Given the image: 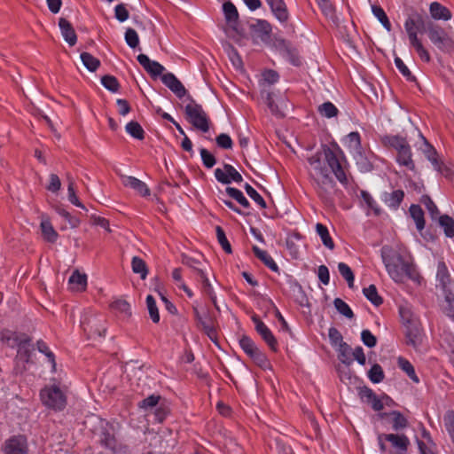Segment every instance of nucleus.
<instances>
[{
    "mask_svg": "<svg viewBox=\"0 0 454 454\" xmlns=\"http://www.w3.org/2000/svg\"><path fill=\"white\" fill-rule=\"evenodd\" d=\"M308 163L309 182L313 189L325 206L333 207L337 188L331 173L341 184L348 185L346 168L342 166L336 153L327 145H322L320 151L309 156Z\"/></svg>",
    "mask_w": 454,
    "mask_h": 454,
    "instance_id": "f257e3e1",
    "label": "nucleus"
},
{
    "mask_svg": "<svg viewBox=\"0 0 454 454\" xmlns=\"http://www.w3.org/2000/svg\"><path fill=\"white\" fill-rule=\"evenodd\" d=\"M429 21L430 20L427 17L411 8L410 12L407 13L404 22V28L411 47L415 50L419 59L426 63H429L431 61V56L427 49L423 44L422 40L419 37V34L427 33V25Z\"/></svg>",
    "mask_w": 454,
    "mask_h": 454,
    "instance_id": "f03ea898",
    "label": "nucleus"
},
{
    "mask_svg": "<svg viewBox=\"0 0 454 454\" xmlns=\"http://www.w3.org/2000/svg\"><path fill=\"white\" fill-rule=\"evenodd\" d=\"M381 257L390 278L395 282H403L405 276L409 274V263L399 254L392 253L385 247L381 249Z\"/></svg>",
    "mask_w": 454,
    "mask_h": 454,
    "instance_id": "7ed1b4c3",
    "label": "nucleus"
},
{
    "mask_svg": "<svg viewBox=\"0 0 454 454\" xmlns=\"http://www.w3.org/2000/svg\"><path fill=\"white\" fill-rule=\"evenodd\" d=\"M400 314L403 320L405 343L415 350H419L424 338L420 324L417 320L411 318L409 311L401 309Z\"/></svg>",
    "mask_w": 454,
    "mask_h": 454,
    "instance_id": "20e7f679",
    "label": "nucleus"
},
{
    "mask_svg": "<svg viewBox=\"0 0 454 454\" xmlns=\"http://www.w3.org/2000/svg\"><path fill=\"white\" fill-rule=\"evenodd\" d=\"M427 35L439 51L442 52L454 51V40L442 26L429 21Z\"/></svg>",
    "mask_w": 454,
    "mask_h": 454,
    "instance_id": "39448f33",
    "label": "nucleus"
},
{
    "mask_svg": "<svg viewBox=\"0 0 454 454\" xmlns=\"http://www.w3.org/2000/svg\"><path fill=\"white\" fill-rule=\"evenodd\" d=\"M185 119L195 129L207 133L210 128V120L201 105L193 99L184 107Z\"/></svg>",
    "mask_w": 454,
    "mask_h": 454,
    "instance_id": "423d86ee",
    "label": "nucleus"
},
{
    "mask_svg": "<svg viewBox=\"0 0 454 454\" xmlns=\"http://www.w3.org/2000/svg\"><path fill=\"white\" fill-rule=\"evenodd\" d=\"M40 398L44 406L59 411L67 405V397L61 389L55 385L46 386L40 391Z\"/></svg>",
    "mask_w": 454,
    "mask_h": 454,
    "instance_id": "0eeeda50",
    "label": "nucleus"
},
{
    "mask_svg": "<svg viewBox=\"0 0 454 454\" xmlns=\"http://www.w3.org/2000/svg\"><path fill=\"white\" fill-rule=\"evenodd\" d=\"M420 202L426 207L432 221L439 227H454V219L448 215H441L437 206L428 195H423Z\"/></svg>",
    "mask_w": 454,
    "mask_h": 454,
    "instance_id": "6e6552de",
    "label": "nucleus"
},
{
    "mask_svg": "<svg viewBox=\"0 0 454 454\" xmlns=\"http://www.w3.org/2000/svg\"><path fill=\"white\" fill-rule=\"evenodd\" d=\"M82 327L89 339L104 337L106 333L105 320L103 317L91 316L85 317L82 323Z\"/></svg>",
    "mask_w": 454,
    "mask_h": 454,
    "instance_id": "1a4fd4ad",
    "label": "nucleus"
},
{
    "mask_svg": "<svg viewBox=\"0 0 454 454\" xmlns=\"http://www.w3.org/2000/svg\"><path fill=\"white\" fill-rule=\"evenodd\" d=\"M2 451L3 454H27V438L19 434L6 439L2 445Z\"/></svg>",
    "mask_w": 454,
    "mask_h": 454,
    "instance_id": "9d476101",
    "label": "nucleus"
},
{
    "mask_svg": "<svg viewBox=\"0 0 454 454\" xmlns=\"http://www.w3.org/2000/svg\"><path fill=\"white\" fill-rule=\"evenodd\" d=\"M215 179L223 184H229L231 182L241 183L243 181V177L240 173L231 164L224 163L223 168H215Z\"/></svg>",
    "mask_w": 454,
    "mask_h": 454,
    "instance_id": "9b49d317",
    "label": "nucleus"
},
{
    "mask_svg": "<svg viewBox=\"0 0 454 454\" xmlns=\"http://www.w3.org/2000/svg\"><path fill=\"white\" fill-rule=\"evenodd\" d=\"M252 321L258 334L266 342L270 348L276 352L278 348V343L270 329L256 316L252 317Z\"/></svg>",
    "mask_w": 454,
    "mask_h": 454,
    "instance_id": "f8f14e48",
    "label": "nucleus"
},
{
    "mask_svg": "<svg viewBox=\"0 0 454 454\" xmlns=\"http://www.w3.org/2000/svg\"><path fill=\"white\" fill-rule=\"evenodd\" d=\"M353 158L361 172H372L374 169V161L377 156L372 152H366L364 148L355 153Z\"/></svg>",
    "mask_w": 454,
    "mask_h": 454,
    "instance_id": "ddd939ff",
    "label": "nucleus"
},
{
    "mask_svg": "<svg viewBox=\"0 0 454 454\" xmlns=\"http://www.w3.org/2000/svg\"><path fill=\"white\" fill-rule=\"evenodd\" d=\"M391 444V447L394 449L393 450H389V454L397 453V454H406L408 451V448L410 446V440L408 436L404 434H387V436H384Z\"/></svg>",
    "mask_w": 454,
    "mask_h": 454,
    "instance_id": "4468645a",
    "label": "nucleus"
},
{
    "mask_svg": "<svg viewBox=\"0 0 454 454\" xmlns=\"http://www.w3.org/2000/svg\"><path fill=\"white\" fill-rule=\"evenodd\" d=\"M99 443L109 450L112 454H126L128 452V447L118 443L115 436L106 430L100 434Z\"/></svg>",
    "mask_w": 454,
    "mask_h": 454,
    "instance_id": "2eb2a0df",
    "label": "nucleus"
},
{
    "mask_svg": "<svg viewBox=\"0 0 454 454\" xmlns=\"http://www.w3.org/2000/svg\"><path fill=\"white\" fill-rule=\"evenodd\" d=\"M137 59L152 78L156 79L164 74L165 67L159 62L151 60L147 55L141 53L137 57Z\"/></svg>",
    "mask_w": 454,
    "mask_h": 454,
    "instance_id": "dca6fc26",
    "label": "nucleus"
},
{
    "mask_svg": "<svg viewBox=\"0 0 454 454\" xmlns=\"http://www.w3.org/2000/svg\"><path fill=\"white\" fill-rule=\"evenodd\" d=\"M250 30L263 43H268L272 33V27L266 20H256L255 23L250 25Z\"/></svg>",
    "mask_w": 454,
    "mask_h": 454,
    "instance_id": "f3484780",
    "label": "nucleus"
},
{
    "mask_svg": "<svg viewBox=\"0 0 454 454\" xmlns=\"http://www.w3.org/2000/svg\"><path fill=\"white\" fill-rule=\"evenodd\" d=\"M161 81L177 98H182L186 95V89L174 74L167 73L162 74Z\"/></svg>",
    "mask_w": 454,
    "mask_h": 454,
    "instance_id": "a211bd4d",
    "label": "nucleus"
},
{
    "mask_svg": "<svg viewBox=\"0 0 454 454\" xmlns=\"http://www.w3.org/2000/svg\"><path fill=\"white\" fill-rule=\"evenodd\" d=\"M274 17L282 24L289 20V12L284 0H265Z\"/></svg>",
    "mask_w": 454,
    "mask_h": 454,
    "instance_id": "6ab92c4d",
    "label": "nucleus"
},
{
    "mask_svg": "<svg viewBox=\"0 0 454 454\" xmlns=\"http://www.w3.org/2000/svg\"><path fill=\"white\" fill-rule=\"evenodd\" d=\"M380 141L384 146L395 149L396 153L411 146L406 137L400 135H385Z\"/></svg>",
    "mask_w": 454,
    "mask_h": 454,
    "instance_id": "aec40b11",
    "label": "nucleus"
},
{
    "mask_svg": "<svg viewBox=\"0 0 454 454\" xmlns=\"http://www.w3.org/2000/svg\"><path fill=\"white\" fill-rule=\"evenodd\" d=\"M31 342H32V339L29 336H27V334H25L22 337V339L20 340L19 344L16 346V348H17L16 357H18V359H20V360L22 359V361H25V362L31 361V356H32V353L34 350Z\"/></svg>",
    "mask_w": 454,
    "mask_h": 454,
    "instance_id": "412c9836",
    "label": "nucleus"
},
{
    "mask_svg": "<svg viewBox=\"0 0 454 454\" xmlns=\"http://www.w3.org/2000/svg\"><path fill=\"white\" fill-rule=\"evenodd\" d=\"M359 395L362 401L370 404L374 411H380L383 410L384 404L382 401L375 395V393L371 388L366 387L361 388L359 391Z\"/></svg>",
    "mask_w": 454,
    "mask_h": 454,
    "instance_id": "4be33fe9",
    "label": "nucleus"
},
{
    "mask_svg": "<svg viewBox=\"0 0 454 454\" xmlns=\"http://www.w3.org/2000/svg\"><path fill=\"white\" fill-rule=\"evenodd\" d=\"M381 418L390 417L392 429L395 432L405 429L409 426V421L405 416L399 411H392L390 412H384L380 415Z\"/></svg>",
    "mask_w": 454,
    "mask_h": 454,
    "instance_id": "5701e85b",
    "label": "nucleus"
},
{
    "mask_svg": "<svg viewBox=\"0 0 454 454\" xmlns=\"http://www.w3.org/2000/svg\"><path fill=\"white\" fill-rule=\"evenodd\" d=\"M59 27L65 41L70 46L75 45L77 42V35L70 21L65 18H60L59 20Z\"/></svg>",
    "mask_w": 454,
    "mask_h": 454,
    "instance_id": "b1692460",
    "label": "nucleus"
},
{
    "mask_svg": "<svg viewBox=\"0 0 454 454\" xmlns=\"http://www.w3.org/2000/svg\"><path fill=\"white\" fill-rule=\"evenodd\" d=\"M429 12L431 17L435 20L448 21L451 20V12L438 2H433L429 5Z\"/></svg>",
    "mask_w": 454,
    "mask_h": 454,
    "instance_id": "393cba45",
    "label": "nucleus"
},
{
    "mask_svg": "<svg viewBox=\"0 0 454 454\" xmlns=\"http://www.w3.org/2000/svg\"><path fill=\"white\" fill-rule=\"evenodd\" d=\"M404 198V192L401 189L395 190L392 192H383L381 199L384 203L393 209H397Z\"/></svg>",
    "mask_w": 454,
    "mask_h": 454,
    "instance_id": "a878e982",
    "label": "nucleus"
},
{
    "mask_svg": "<svg viewBox=\"0 0 454 454\" xmlns=\"http://www.w3.org/2000/svg\"><path fill=\"white\" fill-rule=\"evenodd\" d=\"M395 160L400 166L405 167L410 171L416 172V165L412 158L411 146L396 153Z\"/></svg>",
    "mask_w": 454,
    "mask_h": 454,
    "instance_id": "bb28decb",
    "label": "nucleus"
},
{
    "mask_svg": "<svg viewBox=\"0 0 454 454\" xmlns=\"http://www.w3.org/2000/svg\"><path fill=\"white\" fill-rule=\"evenodd\" d=\"M68 284L73 291L83 292L87 287V276L75 270L70 276Z\"/></svg>",
    "mask_w": 454,
    "mask_h": 454,
    "instance_id": "cd10ccee",
    "label": "nucleus"
},
{
    "mask_svg": "<svg viewBox=\"0 0 454 454\" xmlns=\"http://www.w3.org/2000/svg\"><path fill=\"white\" fill-rule=\"evenodd\" d=\"M343 143L351 154H354L355 153L363 149L361 136L357 131H352L348 133L344 137Z\"/></svg>",
    "mask_w": 454,
    "mask_h": 454,
    "instance_id": "c85d7f7f",
    "label": "nucleus"
},
{
    "mask_svg": "<svg viewBox=\"0 0 454 454\" xmlns=\"http://www.w3.org/2000/svg\"><path fill=\"white\" fill-rule=\"evenodd\" d=\"M252 250L261 262H263L270 270L274 272H278L279 268L274 259L267 253V251L259 248L257 246H253Z\"/></svg>",
    "mask_w": 454,
    "mask_h": 454,
    "instance_id": "c756f323",
    "label": "nucleus"
},
{
    "mask_svg": "<svg viewBox=\"0 0 454 454\" xmlns=\"http://www.w3.org/2000/svg\"><path fill=\"white\" fill-rule=\"evenodd\" d=\"M125 186H129L137 192L141 196L145 197L150 195V190L147 185L134 176H125L122 181Z\"/></svg>",
    "mask_w": 454,
    "mask_h": 454,
    "instance_id": "7c9ffc66",
    "label": "nucleus"
},
{
    "mask_svg": "<svg viewBox=\"0 0 454 454\" xmlns=\"http://www.w3.org/2000/svg\"><path fill=\"white\" fill-rule=\"evenodd\" d=\"M424 140L423 153L426 158L432 163L434 169H440L442 161L438 159V153L434 147L428 143V141L421 135Z\"/></svg>",
    "mask_w": 454,
    "mask_h": 454,
    "instance_id": "2f4dec72",
    "label": "nucleus"
},
{
    "mask_svg": "<svg viewBox=\"0 0 454 454\" xmlns=\"http://www.w3.org/2000/svg\"><path fill=\"white\" fill-rule=\"evenodd\" d=\"M25 333H19L10 330L0 332V340L8 347L14 348L19 344Z\"/></svg>",
    "mask_w": 454,
    "mask_h": 454,
    "instance_id": "473e14b6",
    "label": "nucleus"
},
{
    "mask_svg": "<svg viewBox=\"0 0 454 454\" xmlns=\"http://www.w3.org/2000/svg\"><path fill=\"white\" fill-rule=\"evenodd\" d=\"M398 367L404 372L407 376L415 383L419 382V379L416 374L414 366L411 363L403 356H399L397 359Z\"/></svg>",
    "mask_w": 454,
    "mask_h": 454,
    "instance_id": "72a5a7b5",
    "label": "nucleus"
},
{
    "mask_svg": "<svg viewBox=\"0 0 454 454\" xmlns=\"http://www.w3.org/2000/svg\"><path fill=\"white\" fill-rule=\"evenodd\" d=\"M436 278L442 288L443 290L447 289L450 284V276L449 274L447 266L443 262H438Z\"/></svg>",
    "mask_w": 454,
    "mask_h": 454,
    "instance_id": "f704fd0d",
    "label": "nucleus"
},
{
    "mask_svg": "<svg viewBox=\"0 0 454 454\" xmlns=\"http://www.w3.org/2000/svg\"><path fill=\"white\" fill-rule=\"evenodd\" d=\"M361 203L367 207L369 210H371L373 215H380L381 213V209L372 197V195L366 191H361L360 192Z\"/></svg>",
    "mask_w": 454,
    "mask_h": 454,
    "instance_id": "c9c22d12",
    "label": "nucleus"
},
{
    "mask_svg": "<svg viewBox=\"0 0 454 454\" xmlns=\"http://www.w3.org/2000/svg\"><path fill=\"white\" fill-rule=\"evenodd\" d=\"M111 309L119 313L123 318H129L131 316L130 305L122 299H118L111 303Z\"/></svg>",
    "mask_w": 454,
    "mask_h": 454,
    "instance_id": "e433bc0d",
    "label": "nucleus"
},
{
    "mask_svg": "<svg viewBox=\"0 0 454 454\" xmlns=\"http://www.w3.org/2000/svg\"><path fill=\"white\" fill-rule=\"evenodd\" d=\"M414 237L422 244L434 242L437 237L436 229H417Z\"/></svg>",
    "mask_w": 454,
    "mask_h": 454,
    "instance_id": "4c0bfd02",
    "label": "nucleus"
},
{
    "mask_svg": "<svg viewBox=\"0 0 454 454\" xmlns=\"http://www.w3.org/2000/svg\"><path fill=\"white\" fill-rule=\"evenodd\" d=\"M223 12L228 23L236 24L239 20V12L236 6L231 1H227L223 4Z\"/></svg>",
    "mask_w": 454,
    "mask_h": 454,
    "instance_id": "58836bf2",
    "label": "nucleus"
},
{
    "mask_svg": "<svg viewBox=\"0 0 454 454\" xmlns=\"http://www.w3.org/2000/svg\"><path fill=\"white\" fill-rule=\"evenodd\" d=\"M282 56L293 66L300 67L301 65V59L299 51L292 43L283 52Z\"/></svg>",
    "mask_w": 454,
    "mask_h": 454,
    "instance_id": "ea45409f",
    "label": "nucleus"
},
{
    "mask_svg": "<svg viewBox=\"0 0 454 454\" xmlns=\"http://www.w3.org/2000/svg\"><path fill=\"white\" fill-rule=\"evenodd\" d=\"M131 268L134 273L139 274L141 279H145L148 274V268L145 262L138 257L134 256L131 261Z\"/></svg>",
    "mask_w": 454,
    "mask_h": 454,
    "instance_id": "a19ab883",
    "label": "nucleus"
},
{
    "mask_svg": "<svg viewBox=\"0 0 454 454\" xmlns=\"http://www.w3.org/2000/svg\"><path fill=\"white\" fill-rule=\"evenodd\" d=\"M364 296L376 307L383 303V299L379 295L378 290L374 285H370L363 289Z\"/></svg>",
    "mask_w": 454,
    "mask_h": 454,
    "instance_id": "79ce46f5",
    "label": "nucleus"
},
{
    "mask_svg": "<svg viewBox=\"0 0 454 454\" xmlns=\"http://www.w3.org/2000/svg\"><path fill=\"white\" fill-rule=\"evenodd\" d=\"M225 192L231 199L235 200L244 208H249V201L247 200L240 190L234 187H227Z\"/></svg>",
    "mask_w": 454,
    "mask_h": 454,
    "instance_id": "37998d69",
    "label": "nucleus"
},
{
    "mask_svg": "<svg viewBox=\"0 0 454 454\" xmlns=\"http://www.w3.org/2000/svg\"><path fill=\"white\" fill-rule=\"evenodd\" d=\"M372 12L373 15L379 20V21L382 24V26L389 32L392 29V25L380 5L373 4L372 5Z\"/></svg>",
    "mask_w": 454,
    "mask_h": 454,
    "instance_id": "c03bdc74",
    "label": "nucleus"
},
{
    "mask_svg": "<svg viewBox=\"0 0 454 454\" xmlns=\"http://www.w3.org/2000/svg\"><path fill=\"white\" fill-rule=\"evenodd\" d=\"M317 112L321 116L325 118L336 117L339 114L338 108L330 101L318 106Z\"/></svg>",
    "mask_w": 454,
    "mask_h": 454,
    "instance_id": "a18cd8bd",
    "label": "nucleus"
},
{
    "mask_svg": "<svg viewBox=\"0 0 454 454\" xmlns=\"http://www.w3.org/2000/svg\"><path fill=\"white\" fill-rule=\"evenodd\" d=\"M409 213L416 223V227H425L424 211L419 205L412 204Z\"/></svg>",
    "mask_w": 454,
    "mask_h": 454,
    "instance_id": "49530a36",
    "label": "nucleus"
},
{
    "mask_svg": "<svg viewBox=\"0 0 454 454\" xmlns=\"http://www.w3.org/2000/svg\"><path fill=\"white\" fill-rule=\"evenodd\" d=\"M194 317L198 323V325L201 327V329L206 328L209 325L215 324L213 317L208 313V311H205L200 313L198 309H193Z\"/></svg>",
    "mask_w": 454,
    "mask_h": 454,
    "instance_id": "de8ad7c7",
    "label": "nucleus"
},
{
    "mask_svg": "<svg viewBox=\"0 0 454 454\" xmlns=\"http://www.w3.org/2000/svg\"><path fill=\"white\" fill-rule=\"evenodd\" d=\"M80 57L82 61V64L90 72H95L100 66L99 59L95 58L89 52H82L81 53Z\"/></svg>",
    "mask_w": 454,
    "mask_h": 454,
    "instance_id": "09e8293b",
    "label": "nucleus"
},
{
    "mask_svg": "<svg viewBox=\"0 0 454 454\" xmlns=\"http://www.w3.org/2000/svg\"><path fill=\"white\" fill-rule=\"evenodd\" d=\"M338 270L342 278L347 281L349 288L354 287L355 276L351 268L345 262L338 263Z\"/></svg>",
    "mask_w": 454,
    "mask_h": 454,
    "instance_id": "8fccbe9b",
    "label": "nucleus"
},
{
    "mask_svg": "<svg viewBox=\"0 0 454 454\" xmlns=\"http://www.w3.org/2000/svg\"><path fill=\"white\" fill-rule=\"evenodd\" d=\"M126 131L136 139L142 140L145 137V131L137 121H131L127 123Z\"/></svg>",
    "mask_w": 454,
    "mask_h": 454,
    "instance_id": "3c124183",
    "label": "nucleus"
},
{
    "mask_svg": "<svg viewBox=\"0 0 454 454\" xmlns=\"http://www.w3.org/2000/svg\"><path fill=\"white\" fill-rule=\"evenodd\" d=\"M239 346L249 357L259 349L253 340L247 335L240 338Z\"/></svg>",
    "mask_w": 454,
    "mask_h": 454,
    "instance_id": "603ef678",
    "label": "nucleus"
},
{
    "mask_svg": "<svg viewBox=\"0 0 454 454\" xmlns=\"http://www.w3.org/2000/svg\"><path fill=\"white\" fill-rule=\"evenodd\" d=\"M262 95L264 98V101L273 115L283 117L284 114L278 109V105L273 99V93L270 91H262Z\"/></svg>",
    "mask_w": 454,
    "mask_h": 454,
    "instance_id": "864d4df0",
    "label": "nucleus"
},
{
    "mask_svg": "<svg viewBox=\"0 0 454 454\" xmlns=\"http://www.w3.org/2000/svg\"><path fill=\"white\" fill-rule=\"evenodd\" d=\"M333 305H334L335 309H337V311L340 314H341L342 316H344L345 317L349 318V319L354 317V313H353L351 308L342 299L335 298L333 301Z\"/></svg>",
    "mask_w": 454,
    "mask_h": 454,
    "instance_id": "5fc2aeb1",
    "label": "nucleus"
},
{
    "mask_svg": "<svg viewBox=\"0 0 454 454\" xmlns=\"http://www.w3.org/2000/svg\"><path fill=\"white\" fill-rule=\"evenodd\" d=\"M146 306L150 315L151 319L153 323H159L160 321V313L156 305L155 299L153 295L149 294L146 297Z\"/></svg>",
    "mask_w": 454,
    "mask_h": 454,
    "instance_id": "6e6d98bb",
    "label": "nucleus"
},
{
    "mask_svg": "<svg viewBox=\"0 0 454 454\" xmlns=\"http://www.w3.org/2000/svg\"><path fill=\"white\" fill-rule=\"evenodd\" d=\"M328 336L331 341V344L333 346L340 345V348H344L346 349H349L348 346L342 341L343 338L340 331L335 327H330L328 331Z\"/></svg>",
    "mask_w": 454,
    "mask_h": 454,
    "instance_id": "4d7b16f0",
    "label": "nucleus"
},
{
    "mask_svg": "<svg viewBox=\"0 0 454 454\" xmlns=\"http://www.w3.org/2000/svg\"><path fill=\"white\" fill-rule=\"evenodd\" d=\"M102 85L111 92H117L120 89V83L114 75L106 74L101 78Z\"/></svg>",
    "mask_w": 454,
    "mask_h": 454,
    "instance_id": "13d9d810",
    "label": "nucleus"
},
{
    "mask_svg": "<svg viewBox=\"0 0 454 454\" xmlns=\"http://www.w3.org/2000/svg\"><path fill=\"white\" fill-rule=\"evenodd\" d=\"M244 189L247 195L260 207V208L263 209L266 207L264 199L249 184L247 183L244 185Z\"/></svg>",
    "mask_w": 454,
    "mask_h": 454,
    "instance_id": "bf43d9fd",
    "label": "nucleus"
},
{
    "mask_svg": "<svg viewBox=\"0 0 454 454\" xmlns=\"http://www.w3.org/2000/svg\"><path fill=\"white\" fill-rule=\"evenodd\" d=\"M67 181H68V187H67L68 200L73 205L83 208L84 206L81 203L78 197L76 196V193L74 191V181L70 175H67Z\"/></svg>",
    "mask_w": 454,
    "mask_h": 454,
    "instance_id": "052dcab7",
    "label": "nucleus"
},
{
    "mask_svg": "<svg viewBox=\"0 0 454 454\" xmlns=\"http://www.w3.org/2000/svg\"><path fill=\"white\" fill-rule=\"evenodd\" d=\"M368 377L373 383L381 382L385 377L382 367L378 364H373L368 372Z\"/></svg>",
    "mask_w": 454,
    "mask_h": 454,
    "instance_id": "680f3d73",
    "label": "nucleus"
},
{
    "mask_svg": "<svg viewBox=\"0 0 454 454\" xmlns=\"http://www.w3.org/2000/svg\"><path fill=\"white\" fill-rule=\"evenodd\" d=\"M301 235L295 231H292L286 238V247L291 254L296 255L298 254V247L295 242L301 240Z\"/></svg>",
    "mask_w": 454,
    "mask_h": 454,
    "instance_id": "e2e57ef3",
    "label": "nucleus"
},
{
    "mask_svg": "<svg viewBox=\"0 0 454 454\" xmlns=\"http://www.w3.org/2000/svg\"><path fill=\"white\" fill-rule=\"evenodd\" d=\"M216 238H217V241L220 244V246L222 247L223 250L226 254H232L231 245L225 232L223 231V229H216Z\"/></svg>",
    "mask_w": 454,
    "mask_h": 454,
    "instance_id": "0e129e2a",
    "label": "nucleus"
},
{
    "mask_svg": "<svg viewBox=\"0 0 454 454\" xmlns=\"http://www.w3.org/2000/svg\"><path fill=\"white\" fill-rule=\"evenodd\" d=\"M36 348L40 353H43L48 358V361L51 364L52 369L55 370L56 361L54 354L50 350L48 345L43 340H40L36 342Z\"/></svg>",
    "mask_w": 454,
    "mask_h": 454,
    "instance_id": "69168bd1",
    "label": "nucleus"
},
{
    "mask_svg": "<svg viewBox=\"0 0 454 454\" xmlns=\"http://www.w3.org/2000/svg\"><path fill=\"white\" fill-rule=\"evenodd\" d=\"M395 64L398 71L406 78L409 82H415L416 77L411 74L407 66L403 63V61L399 58H395Z\"/></svg>",
    "mask_w": 454,
    "mask_h": 454,
    "instance_id": "338daca9",
    "label": "nucleus"
},
{
    "mask_svg": "<svg viewBox=\"0 0 454 454\" xmlns=\"http://www.w3.org/2000/svg\"><path fill=\"white\" fill-rule=\"evenodd\" d=\"M317 4L325 16L332 20L335 18V9L330 0H322Z\"/></svg>",
    "mask_w": 454,
    "mask_h": 454,
    "instance_id": "774afa93",
    "label": "nucleus"
}]
</instances>
